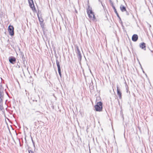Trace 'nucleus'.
<instances>
[{
    "label": "nucleus",
    "mask_w": 153,
    "mask_h": 153,
    "mask_svg": "<svg viewBox=\"0 0 153 153\" xmlns=\"http://www.w3.org/2000/svg\"><path fill=\"white\" fill-rule=\"evenodd\" d=\"M151 55H152V56H153V53H152Z\"/></svg>",
    "instance_id": "nucleus-34"
},
{
    "label": "nucleus",
    "mask_w": 153,
    "mask_h": 153,
    "mask_svg": "<svg viewBox=\"0 0 153 153\" xmlns=\"http://www.w3.org/2000/svg\"><path fill=\"white\" fill-rule=\"evenodd\" d=\"M110 3L111 5L113 8L115 7V6L114 5L112 1L111 2H110Z\"/></svg>",
    "instance_id": "nucleus-16"
},
{
    "label": "nucleus",
    "mask_w": 153,
    "mask_h": 153,
    "mask_svg": "<svg viewBox=\"0 0 153 153\" xmlns=\"http://www.w3.org/2000/svg\"><path fill=\"white\" fill-rule=\"evenodd\" d=\"M35 100H33V101H35Z\"/></svg>",
    "instance_id": "nucleus-36"
},
{
    "label": "nucleus",
    "mask_w": 153,
    "mask_h": 153,
    "mask_svg": "<svg viewBox=\"0 0 153 153\" xmlns=\"http://www.w3.org/2000/svg\"><path fill=\"white\" fill-rule=\"evenodd\" d=\"M38 17L39 19V21L41 23L42 22H43V20L42 19H40L39 17V16L38 14H37Z\"/></svg>",
    "instance_id": "nucleus-13"
},
{
    "label": "nucleus",
    "mask_w": 153,
    "mask_h": 153,
    "mask_svg": "<svg viewBox=\"0 0 153 153\" xmlns=\"http://www.w3.org/2000/svg\"><path fill=\"white\" fill-rule=\"evenodd\" d=\"M29 153H34V152L31 150H28Z\"/></svg>",
    "instance_id": "nucleus-19"
},
{
    "label": "nucleus",
    "mask_w": 153,
    "mask_h": 153,
    "mask_svg": "<svg viewBox=\"0 0 153 153\" xmlns=\"http://www.w3.org/2000/svg\"><path fill=\"white\" fill-rule=\"evenodd\" d=\"M113 9L114 10V12L116 14V15L118 14V13H117V10L115 8V7H114V8H113Z\"/></svg>",
    "instance_id": "nucleus-15"
},
{
    "label": "nucleus",
    "mask_w": 153,
    "mask_h": 153,
    "mask_svg": "<svg viewBox=\"0 0 153 153\" xmlns=\"http://www.w3.org/2000/svg\"><path fill=\"white\" fill-rule=\"evenodd\" d=\"M143 70V72L144 73H145L144 71H143V70Z\"/></svg>",
    "instance_id": "nucleus-35"
},
{
    "label": "nucleus",
    "mask_w": 153,
    "mask_h": 153,
    "mask_svg": "<svg viewBox=\"0 0 153 153\" xmlns=\"http://www.w3.org/2000/svg\"><path fill=\"white\" fill-rule=\"evenodd\" d=\"M139 64H140V66H141V69H142L143 70V68H142V66H141V65L140 63V62H139Z\"/></svg>",
    "instance_id": "nucleus-25"
},
{
    "label": "nucleus",
    "mask_w": 153,
    "mask_h": 153,
    "mask_svg": "<svg viewBox=\"0 0 153 153\" xmlns=\"http://www.w3.org/2000/svg\"><path fill=\"white\" fill-rule=\"evenodd\" d=\"M35 101L37 102V100H35Z\"/></svg>",
    "instance_id": "nucleus-33"
},
{
    "label": "nucleus",
    "mask_w": 153,
    "mask_h": 153,
    "mask_svg": "<svg viewBox=\"0 0 153 153\" xmlns=\"http://www.w3.org/2000/svg\"><path fill=\"white\" fill-rule=\"evenodd\" d=\"M31 140H32V142L33 146L34 148H35V143L34 142V141H33V139H32V137H31Z\"/></svg>",
    "instance_id": "nucleus-17"
},
{
    "label": "nucleus",
    "mask_w": 153,
    "mask_h": 153,
    "mask_svg": "<svg viewBox=\"0 0 153 153\" xmlns=\"http://www.w3.org/2000/svg\"><path fill=\"white\" fill-rule=\"evenodd\" d=\"M29 4L30 7L31 8L32 10H33L34 12L35 11H36V10L35 7L34 2L33 1H29Z\"/></svg>",
    "instance_id": "nucleus-7"
},
{
    "label": "nucleus",
    "mask_w": 153,
    "mask_h": 153,
    "mask_svg": "<svg viewBox=\"0 0 153 153\" xmlns=\"http://www.w3.org/2000/svg\"><path fill=\"white\" fill-rule=\"evenodd\" d=\"M75 12H76V13H77V11L76 10H75Z\"/></svg>",
    "instance_id": "nucleus-32"
},
{
    "label": "nucleus",
    "mask_w": 153,
    "mask_h": 153,
    "mask_svg": "<svg viewBox=\"0 0 153 153\" xmlns=\"http://www.w3.org/2000/svg\"><path fill=\"white\" fill-rule=\"evenodd\" d=\"M126 12V15H129V13L126 10V11H125Z\"/></svg>",
    "instance_id": "nucleus-22"
},
{
    "label": "nucleus",
    "mask_w": 153,
    "mask_h": 153,
    "mask_svg": "<svg viewBox=\"0 0 153 153\" xmlns=\"http://www.w3.org/2000/svg\"><path fill=\"white\" fill-rule=\"evenodd\" d=\"M8 60L10 62L13 64H14L16 62L15 57L13 56H11L9 57Z\"/></svg>",
    "instance_id": "nucleus-5"
},
{
    "label": "nucleus",
    "mask_w": 153,
    "mask_h": 153,
    "mask_svg": "<svg viewBox=\"0 0 153 153\" xmlns=\"http://www.w3.org/2000/svg\"><path fill=\"white\" fill-rule=\"evenodd\" d=\"M117 94L118 96H119V98L120 99H121L122 98V93L121 91H120V88L118 87L117 85Z\"/></svg>",
    "instance_id": "nucleus-8"
},
{
    "label": "nucleus",
    "mask_w": 153,
    "mask_h": 153,
    "mask_svg": "<svg viewBox=\"0 0 153 153\" xmlns=\"http://www.w3.org/2000/svg\"><path fill=\"white\" fill-rule=\"evenodd\" d=\"M2 15H3V13H2V12H1L0 10V17H1V16H2Z\"/></svg>",
    "instance_id": "nucleus-20"
},
{
    "label": "nucleus",
    "mask_w": 153,
    "mask_h": 153,
    "mask_svg": "<svg viewBox=\"0 0 153 153\" xmlns=\"http://www.w3.org/2000/svg\"><path fill=\"white\" fill-rule=\"evenodd\" d=\"M117 17L119 19L120 21L122 23V21L121 20V19L120 17V16H119V14L117 15Z\"/></svg>",
    "instance_id": "nucleus-18"
},
{
    "label": "nucleus",
    "mask_w": 153,
    "mask_h": 153,
    "mask_svg": "<svg viewBox=\"0 0 153 153\" xmlns=\"http://www.w3.org/2000/svg\"><path fill=\"white\" fill-rule=\"evenodd\" d=\"M4 97H0V109L1 110L3 108L2 102Z\"/></svg>",
    "instance_id": "nucleus-12"
},
{
    "label": "nucleus",
    "mask_w": 153,
    "mask_h": 153,
    "mask_svg": "<svg viewBox=\"0 0 153 153\" xmlns=\"http://www.w3.org/2000/svg\"><path fill=\"white\" fill-rule=\"evenodd\" d=\"M23 60H24V62L25 61H24V59H23Z\"/></svg>",
    "instance_id": "nucleus-37"
},
{
    "label": "nucleus",
    "mask_w": 153,
    "mask_h": 153,
    "mask_svg": "<svg viewBox=\"0 0 153 153\" xmlns=\"http://www.w3.org/2000/svg\"><path fill=\"white\" fill-rule=\"evenodd\" d=\"M17 66H18V68H20V66L18 64H17Z\"/></svg>",
    "instance_id": "nucleus-30"
},
{
    "label": "nucleus",
    "mask_w": 153,
    "mask_h": 153,
    "mask_svg": "<svg viewBox=\"0 0 153 153\" xmlns=\"http://www.w3.org/2000/svg\"><path fill=\"white\" fill-rule=\"evenodd\" d=\"M120 8L121 11L122 12L126 11V8L125 6L121 4L120 6Z\"/></svg>",
    "instance_id": "nucleus-11"
},
{
    "label": "nucleus",
    "mask_w": 153,
    "mask_h": 153,
    "mask_svg": "<svg viewBox=\"0 0 153 153\" xmlns=\"http://www.w3.org/2000/svg\"><path fill=\"white\" fill-rule=\"evenodd\" d=\"M56 65L57 67L58 70L59 74V76H60V77H61L62 75H61V68H60V67L59 62V61L57 59H56Z\"/></svg>",
    "instance_id": "nucleus-6"
},
{
    "label": "nucleus",
    "mask_w": 153,
    "mask_h": 153,
    "mask_svg": "<svg viewBox=\"0 0 153 153\" xmlns=\"http://www.w3.org/2000/svg\"><path fill=\"white\" fill-rule=\"evenodd\" d=\"M43 34H44V35L45 36V37H46V34H45V32L44 31H43Z\"/></svg>",
    "instance_id": "nucleus-24"
},
{
    "label": "nucleus",
    "mask_w": 153,
    "mask_h": 153,
    "mask_svg": "<svg viewBox=\"0 0 153 153\" xmlns=\"http://www.w3.org/2000/svg\"><path fill=\"white\" fill-rule=\"evenodd\" d=\"M140 47L142 49L146 51V44L144 42H141L140 44Z\"/></svg>",
    "instance_id": "nucleus-9"
},
{
    "label": "nucleus",
    "mask_w": 153,
    "mask_h": 153,
    "mask_svg": "<svg viewBox=\"0 0 153 153\" xmlns=\"http://www.w3.org/2000/svg\"><path fill=\"white\" fill-rule=\"evenodd\" d=\"M109 1L110 3V2H112V1H111V0H109Z\"/></svg>",
    "instance_id": "nucleus-29"
},
{
    "label": "nucleus",
    "mask_w": 153,
    "mask_h": 153,
    "mask_svg": "<svg viewBox=\"0 0 153 153\" xmlns=\"http://www.w3.org/2000/svg\"><path fill=\"white\" fill-rule=\"evenodd\" d=\"M122 118H123V119H124V117H123V114H122Z\"/></svg>",
    "instance_id": "nucleus-27"
},
{
    "label": "nucleus",
    "mask_w": 153,
    "mask_h": 153,
    "mask_svg": "<svg viewBox=\"0 0 153 153\" xmlns=\"http://www.w3.org/2000/svg\"><path fill=\"white\" fill-rule=\"evenodd\" d=\"M87 11L89 17L92 18V16L91 14H93V12L91 10V8L89 6H88V7L87 8Z\"/></svg>",
    "instance_id": "nucleus-4"
},
{
    "label": "nucleus",
    "mask_w": 153,
    "mask_h": 153,
    "mask_svg": "<svg viewBox=\"0 0 153 153\" xmlns=\"http://www.w3.org/2000/svg\"><path fill=\"white\" fill-rule=\"evenodd\" d=\"M28 1H33V0H28Z\"/></svg>",
    "instance_id": "nucleus-31"
},
{
    "label": "nucleus",
    "mask_w": 153,
    "mask_h": 153,
    "mask_svg": "<svg viewBox=\"0 0 153 153\" xmlns=\"http://www.w3.org/2000/svg\"><path fill=\"white\" fill-rule=\"evenodd\" d=\"M75 50L76 53L77 55V57L79 62H80L82 56L80 53V51L79 49V48L78 46H76L75 47Z\"/></svg>",
    "instance_id": "nucleus-2"
},
{
    "label": "nucleus",
    "mask_w": 153,
    "mask_h": 153,
    "mask_svg": "<svg viewBox=\"0 0 153 153\" xmlns=\"http://www.w3.org/2000/svg\"><path fill=\"white\" fill-rule=\"evenodd\" d=\"M35 113L37 115H40L41 114V112L40 111H35Z\"/></svg>",
    "instance_id": "nucleus-14"
},
{
    "label": "nucleus",
    "mask_w": 153,
    "mask_h": 153,
    "mask_svg": "<svg viewBox=\"0 0 153 153\" xmlns=\"http://www.w3.org/2000/svg\"><path fill=\"white\" fill-rule=\"evenodd\" d=\"M40 25L41 26V27L42 28H43V25H42V23H40Z\"/></svg>",
    "instance_id": "nucleus-23"
},
{
    "label": "nucleus",
    "mask_w": 153,
    "mask_h": 153,
    "mask_svg": "<svg viewBox=\"0 0 153 153\" xmlns=\"http://www.w3.org/2000/svg\"><path fill=\"white\" fill-rule=\"evenodd\" d=\"M98 1H99V2H101V4H102V6H103V4H102V1H100V0H98Z\"/></svg>",
    "instance_id": "nucleus-26"
},
{
    "label": "nucleus",
    "mask_w": 153,
    "mask_h": 153,
    "mask_svg": "<svg viewBox=\"0 0 153 153\" xmlns=\"http://www.w3.org/2000/svg\"><path fill=\"white\" fill-rule=\"evenodd\" d=\"M150 50V51L152 53H153V51H152V50Z\"/></svg>",
    "instance_id": "nucleus-28"
},
{
    "label": "nucleus",
    "mask_w": 153,
    "mask_h": 153,
    "mask_svg": "<svg viewBox=\"0 0 153 153\" xmlns=\"http://www.w3.org/2000/svg\"><path fill=\"white\" fill-rule=\"evenodd\" d=\"M138 38V36L136 34H134L132 36V41L135 42L137 40Z\"/></svg>",
    "instance_id": "nucleus-10"
},
{
    "label": "nucleus",
    "mask_w": 153,
    "mask_h": 153,
    "mask_svg": "<svg viewBox=\"0 0 153 153\" xmlns=\"http://www.w3.org/2000/svg\"><path fill=\"white\" fill-rule=\"evenodd\" d=\"M91 15H92L93 16V20L95 19V16H94V13H93V14H91Z\"/></svg>",
    "instance_id": "nucleus-21"
},
{
    "label": "nucleus",
    "mask_w": 153,
    "mask_h": 153,
    "mask_svg": "<svg viewBox=\"0 0 153 153\" xmlns=\"http://www.w3.org/2000/svg\"><path fill=\"white\" fill-rule=\"evenodd\" d=\"M14 28L13 26L10 25L8 28V30L9 33V34L11 36H13L14 35Z\"/></svg>",
    "instance_id": "nucleus-3"
},
{
    "label": "nucleus",
    "mask_w": 153,
    "mask_h": 153,
    "mask_svg": "<svg viewBox=\"0 0 153 153\" xmlns=\"http://www.w3.org/2000/svg\"><path fill=\"white\" fill-rule=\"evenodd\" d=\"M95 110L97 111L100 112L102 110V103L101 102H97L94 106Z\"/></svg>",
    "instance_id": "nucleus-1"
}]
</instances>
